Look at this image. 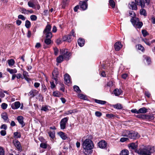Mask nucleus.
Masks as SVG:
<instances>
[{
    "label": "nucleus",
    "mask_w": 155,
    "mask_h": 155,
    "mask_svg": "<svg viewBox=\"0 0 155 155\" xmlns=\"http://www.w3.org/2000/svg\"><path fill=\"white\" fill-rule=\"evenodd\" d=\"M38 91L35 90H33L31 91L29 93V95H30L31 97H33L36 95Z\"/></svg>",
    "instance_id": "nucleus-20"
},
{
    "label": "nucleus",
    "mask_w": 155,
    "mask_h": 155,
    "mask_svg": "<svg viewBox=\"0 0 155 155\" xmlns=\"http://www.w3.org/2000/svg\"><path fill=\"white\" fill-rule=\"evenodd\" d=\"M41 110L44 111H47L48 110V109L47 107L42 106L41 109Z\"/></svg>",
    "instance_id": "nucleus-62"
},
{
    "label": "nucleus",
    "mask_w": 155,
    "mask_h": 155,
    "mask_svg": "<svg viewBox=\"0 0 155 155\" xmlns=\"http://www.w3.org/2000/svg\"><path fill=\"white\" fill-rule=\"evenodd\" d=\"M139 114H145L147 112V109L145 107L140 108L138 110Z\"/></svg>",
    "instance_id": "nucleus-22"
},
{
    "label": "nucleus",
    "mask_w": 155,
    "mask_h": 155,
    "mask_svg": "<svg viewBox=\"0 0 155 155\" xmlns=\"http://www.w3.org/2000/svg\"><path fill=\"white\" fill-rule=\"evenodd\" d=\"M67 39L68 38H67V35L63 36L62 38V40L63 41L67 42Z\"/></svg>",
    "instance_id": "nucleus-61"
},
{
    "label": "nucleus",
    "mask_w": 155,
    "mask_h": 155,
    "mask_svg": "<svg viewBox=\"0 0 155 155\" xmlns=\"http://www.w3.org/2000/svg\"><path fill=\"white\" fill-rule=\"evenodd\" d=\"M14 137L15 138H20L21 137L20 133L18 132H14Z\"/></svg>",
    "instance_id": "nucleus-41"
},
{
    "label": "nucleus",
    "mask_w": 155,
    "mask_h": 155,
    "mask_svg": "<svg viewBox=\"0 0 155 155\" xmlns=\"http://www.w3.org/2000/svg\"><path fill=\"white\" fill-rule=\"evenodd\" d=\"M51 25L50 24H48L43 31V33H45V32H51Z\"/></svg>",
    "instance_id": "nucleus-16"
},
{
    "label": "nucleus",
    "mask_w": 155,
    "mask_h": 155,
    "mask_svg": "<svg viewBox=\"0 0 155 155\" xmlns=\"http://www.w3.org/2000/svg\"><path fill=\"white\" fill-rule=\"evenodd\" d=\"M78 96L81 99L86 100L87 98L86 96L82 94H78Z\"/></svg>",
    "instance_id": "nucleus-47"
},
{
    "label": "nucleus",
    "mask_w": 155,
    "mask_h": 155,
    "mask_svg": "<svg viewBox=\"0 0 155 155\" xmlns=\"http://www.w3.org/2000/svg\"><path fill=\"white\" fill-rule=\"evenodd\" d=\"M71 35H67V38H68L67 42H70L72 41V39L71 38Z\"/></svg>",
    "instance_id": "nucleus-52"
},
{
    "label": "nucleus",
    "mask_w": 155,
    "mask_h": 155,
    "mask_svg": "<svg viewBox=\"0 0 155 155\" xmlns=\"http://www.w3.org/2000/svg\"><path fill=\"white\" fill-rule=\"evenodd\" d=\"M18 18L19 19H20L23 21H24L26 19V18L24 16L21 15H19L18 16Z\"/></svg>",
    "instance_id": "nucleus-50"
},
{
    "label": "nucleus",
    "mask_w": 155,
    "mask_h": 155,
    "mask_svg": "<svg viewBox=\"0 0 155 155\" xmlns=\"http://www.w3.org/2000/svg\"><path fill=\"white\" fill-rule=\"evenodd\" d=\"M69 119V117H67L62 119L60 122L61 129H64L66 128V125Z\"/></svg>",
    "instance_id": "nucleus-5"
},
{
    "label": "nucleus",
    "mask_w": 155,
    "mask_h": 155,
    "mask_svg": "<svg viewBox=\"0 0 155 155\" xmlns=\"http://www.w3.org/2000/svg\"><path fill=\"white\" fill-rule=\"evenodd\" d=\"M138 47L137 48L139 50H141L142 52H144L145 51V49L143 47L141 44H139L136 45V47Z\"/></svg>",
    "instance_id": "nucleus-31"
},
{
    "label": "nucleus",
    "mask_w": 155,
    "mask_h": 155,
    "mask_svg": "<svg viewBox=\"0 0 155 155\" xmlns=\"http://www.w3.org/2000/svg\"><path fill=\"white\" fill-rule=\"evenodd\" d=\"M44 34L45 35L46 38L51 39L52 37V35L51 32H45Z\"/></svg>",
    "instance_id": "nucleus-25"
},
{
    "label": "nucleus",
    "mask_w": 155,
    "mask_h": 155,
    "mask_svg": "<svg viewBox=\"0 0 155 155\" xmlns=\"http://www.w3.org/2000/svg\"><path fill=\"white\" fill-rule=\"evenodd\" d=\"M141 32L143 36L144 37H145L147 35H149V34L148 32L145 29L142 30Z\"/></svg>",
    "instance_id": "nucleus-44"
},
{
    "label": "nucleus",
    "mask_w": 155,
    "mask_h": 155,
    "mask_svg": "<svg viewBox=\"0 0 155 155\" xmlns=\"http://www.w3.org/2000/svg\"><path fill=\"white\" fill-rule=\"evenodd\" d=\"M136 152L139 154L141 155H150V151L146 149H139L136 150Z\"/></svg>",
    "instance_id": "nucleus-3"
},
{
    "label": "nucleus",
    "mask_w": 155,
    "mask_h": 155,
    "mask_svg": "<svg viewBox=\"0 0 155 155\" xmlns=\"http://www.w3.org/2000/svg\"><path fill=\"white\" fill-rule=\"evenodd\" d=\"M122 135L133 139H136L140 137L137 132L134 131L125 130L122 133Z\"/></svg>",
    "instance_id": "nucleus-2"
},
{
    "label": "nucleus",
    "mask_w": 155,
    "mask_h": 155,
    "mask_svg": "<svg viewBox=\"0 0 155 155\" xmlns=\"http://www.w3.org/2000/svg\"><path fill=\"white\" fill-rule=\"evenodd\" d=\"M128 140V139L127 138L122 137L120 139V141L122 142H124Z\"/></svg>",
    "instance_id": "nucleus-58"
},
{
    "label": "nucleus",
    "mask_w": 155,
    "mask_h": 155,
    "mask_svg": "<svg viewBox=\"0 0 155 155\" xmlns=\"http://www.w3.org/2000/svg\"><path fill=\"white\" fill-rule=\"evenodd\" d=\"M105 61H103L102 63L101 61L100 62V64L101 65V68H105L108 67V64H105Z\"/></svg>",
    "instance_id": "nucleus-46"
},
{
    "label": "nucleus",
    "mask_w": 155,
    "mask_h": 155,
    "mask_svg": "<svg viewBox=\"0 0 155 155\" xmlns=\"http://www.w3.org/2000/svg\"><path fill=\"white\" fill-rule=\"evenodd\" d=\"M109 3L110 5L112 8H115V3L113 0H109Z\"/></svg>",
    "instance_id": "nucleus-38"
},
{
    "label": "nucleus",
    "mask_w": 155,
    "mask_h": 155,
    "mask_svg": "<svg viewBox=\"0 0 155 155\" xmlns=\"http://www.w3.org/2000/svg\"><path fill=\"white\" fill-rule=\"evenodd\" d=\"M154 117L152 115H149L146 114V120H151L154 119Z\"/></svg>",
    "instance_id": "nucleus-43"
},
{
    "label": "nucleus",
    "mask_w": 155,
    "mask_h": 155,
    "mask_svg": "<svg viewBox=\"0 0 155 155\" xmlns=\"http://www.w3.org/2000/svg\"><path fill=\"white\" fill-rule=\"evenodd\" d=\"M2 118L5 121H7L8 119V115L7 113H3L1 115Z\"/></svg>",
    "instance_id": "nucleus-26"
},
{
    "label": "nucleus",
    "mask_w": 155,
    "mask_h": 155,
    "mask_svg": "<svg viewBox=\"0 0 155 155\" xmlns=\"http://www.w3.org/2000/svg\"><path fill=\"white\" fill-rule=\"evenodd\" d=\"M129 5L130 8V9L134 10H137V5L134 2H131L129 3Z\"/></svg>",
    "instance_id": "nucleus-12"
},
{
    "label": "nucleus",
    "mask_w": 155,
    "mask_h": 155,
    "mask_svg": "<svg viewBox=\"0 0 155 155\" xmlns=\"http://www.w3.org/2000/svg\"><path fill=\"white\" fill-rule=\"evenodd\" d=\"M140 4L139 5L140 6L141 8H143L145 7V2L143 0H142L140 2Z\"/></svg>",
    "instance_id": "nucleus-51"
},
{
    "label": "nucleus",
    "mask_w": 155,
    "mask_h": 155,
    "mask_svg": "<svg viewBox=\"0 0 155 155\" xmlns=\"http://www.w3.org/2000/svg\"><path fill=\"white\" fill-rule=\"evenodd\" d=\"M47 145L45 143H41L40 145V147L46 149L47 147Z\"/></svg>",
    "instance_id": "nucleus-55"
},
{
    "label": "nucleus",
    "mask_w": 155,
    "mask_h": 155,
    "mask_svg": "<svg viewBox=\"0 0 155 155\" xmlns=\"http://www.w3.org/2000/svg\"><path fill=\"white\" fill-rule=\"evenodd\" d=\"M13 143L16 147L18 150H20L21 149V145L20 142L17 140H13Z\"/></svg>",
    "instance_id": "nucleus-9"
},
{
    "label": "nucleus",
    "mask_w": 155,
    "mask_h": 155,
    "mask_svg": "<svg viewBox=\"0 0 155 155\" xmlns=\"http://www.w3.org/2000/svg\"><path fill=\"white\" fill-rule=\"evenodd\" d=\"M17 120L19 123L21 125L22 127H23L25 124L23 121V117L21 116H19L17 117Z\"/></svg>",
    "instance_id": "nucleus-15"
},
{
    "label": "nucleus",
    "mask_w": 155,
    "mask_h": 155,
    "mask_svg": "<svg viewBox=\"0 0 155 155\" xmlns=\"http://www.w3.org/2000/svg\"><path fill=\"white\" fill-rule=\"evenodd\" d=\"M73 88L74 91H76L77 93H80L81 92V91L78 86L75 85L74 86Z\"/></svg>",
    "instance_id": "nucleus-42"
},
{
    "label": "nucleus",
    "mask_w": 155,
    "mask_h": 155,
    "mask_svg": "<svg viewBox=\"0 0 155 155\" xmlns=\"http://www.w3.org/2000/svg\"><path fill=\"white\" fill-rule=\"evenodd\" d=\"M21 11H22V13L24 14H28V10H27L24 8H21Z\"/></svg>",
    "instance_id": "nucleus-48"
},
{
    "label": "nucleus",
    "mask_w": 155,
    "mask_h": 155,
    "mask_svg": "<svg viewBox=\"0 0 155 155\" xmlns=\"http://www.w3.org/2000/svg\"><path fill=\"white\" fill-rule=\"evenodd\" d=\"M23 74L24 78L26 79L27 78V77L28 76V72L25 71H24Z\"/></svg>",
    "instance_id": "nucleus-63"
},
{
    "label": "nucleus",
    "mask_w": 155,
    "mask_h": 155,
    "mask_svg": "<svg viewBox=\"0 0 155 155\" xmlns=\"http://www.w3.org/2000/svg\"><path fill=\"white\" fill-rule=\"evenodd\" d=\"M7 71L12 74L15 73L17 72V70L15 68L14 69L7 68Z\"/></svg>",
    "instance_id": "nucleus-36"
},
{
    "label": "nucleus",
    "mask_w": 155,
    "mask_h": 155,
    "mask_svg": "<svg viewBox=\"0 0 155 155\" xmlns=\"http://www.w3.org/2000/svg\"><path fill=\"white\" fill-rule=\"evenodd\" d=\"M71 54V53L68 51L67 49H64L62 53L64 59L66 61H68L69 59Z\"/></svg>",
    "instance_id": "nucleus-4"
},
{
    "label": "nucleus",
    "mask_w": 155,
    "mask_h": 155,
    "mask_svg": "<svg viewBox=\"0 0 155 155\" xmlns=\"http://www.w3.org/2000/svg\"><path fill=\"white\" fill-rule=\"evenodd\" d=\"M5 152L2 148L0 147V155H4Z\"/></svg>",
    "instance_id": "nucleus-59"
},
{
    "label": "nucleus",
    "mask_w": 155,
    "mask_h": 155,
    "mask_svg": "<svg viewBox=\"0 0 155 155\" xmlns=\"http://www.w3.org/2000/svg\"><path fill=\"white\" fill-rule=\"evenodd\" d=\"M34 0H31L30 1H29L28 3V4L29 7L34 8L35 6V5L34 4L32 3V2L31 1H33Z\"/></svg>",
    "instance_id": "nucleus-40"
},
{
    "label": "nucleus",
    "mask_w": 155,
    "mask_h": 155,
    "mask_svg": "<svg viewBox=\"0 0 155 155\" xmlns=\"http://www.w3.org/2000/svg\"><path fill=\"white\" fill-rule=\"evenodd\" d=\"M77 42L78 45L80 47H82L84 45V39L81 38H79L77 40Z\"/></svg>",
    "instance_id": "nucleus-13"
},
{
    "label": "nucleus",
    "mask_w": 155,
    "mask_h": 155,
    "mask_svg": "<svg viewBox=\"0 0 155 155\" xmlns=\"http://www.w3.org/2000/svg\"><path fill=\"white\" fill-rule=\"evenodd\" d=\"M20 106V103L19 101L15 102L12 105L11 107L13 109H16L19 108Z\"/></svg>",
    "instance_id": "nucleus-14"
},
{
    "label": "nucleus",
    "mask_w": 155,
    "mask_h": 155,
    "mask_svg": "<svg viewBox=\"0 0 155 155\" xmlns=\"http://www.w3.org/2000/svg\"><path fill=\"white\" fill-rule=\"evenodd\" d=\"M30 18L32 21H35L36 20L37 18L36 15H32L30 16Z\"/></svg>",
    "instance_id": "nucleus-49"
},
{
    "label": "nucleus",
    "mask_w": 155,
    "mask_h": 155,
    "mask_svg": "<svg viewBox=\"0 0 155 155\" xmlns=\"http://www.w3.org/2000/svg\"><path fill=\"white\" fill-rule=\"evenodd\" d=\"M8 105L5 103H3L1 105V107L3 109H6Z\"/></svg>",
    "instance_id": "nucleus-53"
},
{
    "label": "nucleus",
    "mask_w": 155,
    "mask_h": 155,
    "mask_svg": "<svg viewBox=\"0 0 155 155\" xmlns=\"http://www.w3.org/2000/svg\"><path fill=\"white\" fill-rule=\"evenodd\" d=\"M146 59L147 62L148 63V64H150L151 62L150 58L149 57H146Z\"/></svg>",
    "instance_id": "nucleus-60"
},
{
    "label": "nucleus",
    "mask_w": 155,
    "mask_h": 155,
    "mask_svg": "<svg viewBox=\"0 0 155 155\" xmlns=\"http://www.w3.org/2000/svg\"><path fill=\"white\" fill-rule=\"evenodd\" d=\"M59 135L63 140H65L67 138L66 135L62 132H60L58 133Z\"/></svg>",
    "instance_id": "nucleus-21"
},
{
    "label": "nucleus",
    "mask_w": 155,
    "mask_h": 155,
    "mask_svg": "<svg viewBox=\"0 0 155 155\" xmlns=\"http://www.w3.org/2000/svg\"><path fill=\"white\" fill-rule=\"evenodd\" d=\"M95 101L96 103L101 104H104L106 103V102L105 101H101L98 100L97 99H95Z\"/></svg>",
    "instance_id": "nucleus-37"
},
{
    "label": "nucleus",
    "mask_w": 155,
    "mask_h": 155,
    "mask_svg": "<svg viewBox=\"0 0 155 155\" xmlns=\"http://www.w3.org/2000/svg\"><path fill=\"white\" fill-rule=\"evenodd\" d=\"M95 115L97 117H101L102 115V113L99 111H96L95 112Z\"/></svg>",
    "instance_id": "nucleus-56"
},
{
    "label": "nucleus",
    "mask_w": 155,
    "mask_h": 155,
    "mask_svg": "<svg viewBox=\"0 0 155 155\" xmlns=\"http://www.w3.org/2000/svg\"><path fill=\"white\" fill-rule=\"evenodd\" d=\"M115 115L112 114H106V117L109 118H111L114 117Z\"/></svg>",
    "instance_id": "nucleus-54"
},
{
    "label": "nucleus",
    "mask_w": 155,
    "mask_h": 155,
    "mask_svg": "<svg viewBox=\"0 0 155 155\" xmlns=\"http://www.w3.org/2000/svg\"><path fill=\"white\" fill-rule=\"evenodd\" d=\"M25 26L27 28H29L31 26V23L28 20H26L25 22Z\"/></svg>",
    "instance_id": "nucleus-35"
},
{
    "label": "nucleus",
    "mask_w": 155,
    "mask_h": 155,
    "mask_svg": "<svg viewBox=\"0 0 155 155\" xmlns=\"http://www.w3.org/2000/svg\"><path fill=\"white\" fill-rule=\"evenodd\" d=\"M79 6L80 8L83 11L87 9L88 6L87 2L80 1L79 2Z\"/></svg>",
    "instance_id": "nucleus-6"
},
{
    "label": "nucleus",
    "mask_w": 155,
    "mask_h": 155,
    "mask_svg": "<svg viewBox=\"0 0 155 155\" xmlns=\"http://www.w3.org/2000/svg\"><path fill=\"white\" fill-rule=\"evenodd\" d=\"M7 61L8 65L11 67L13 66L15 63L14 60L12 59L8 60Z\"/></svg>",
    "instance_id": "nucleus-23"
},
{
    "label": "nucleus",
    "mask_w": 155,
    "mask_h": 155,
    "mask_svg": "<svg viewBox=\"0 0 155 155\" xmlns=\"http://www.w3.org/2000/svg\"><path fill=\"white\" fill-rule=\"evenodd\" d=\"M54 54L55 55H57L58 53V50L57 47H55L54 48Z\"/></svg>",
    "instance_id": "nucleus-57"
},
{
    "label": "nucleus",
    "mask_w": 155,
    "mask_h": 155,
    "mask_svg": "<svg viewBox=\"0 0 155 155\" xmlns=\"http://www.w3.org/2000/svg\"><path fill=\"white\" fill-rule=\"evenodd\" d=\"M53 95L54 97H59L61 96V94L59 92L56 91L53 92Z\"/></svg>",
    "instance_id": "nucleus-30"
},
{
    "label": "nucleus",
    "mask_w": 155,
    "mask_h": 155,
    "mask_svg": "<svg viewBox=\"0 0 155 155\" xmlns=\"http://www.w3.org/2000/svg\"><path fill=\"white\" fill-rule=\"evenodd\" d=\"M143 25V22L141 21H140L139 20L138 21H137L135 24H134V26L136 28L140 29L142 27Z\"/></svg>",
    "instance_id": "nucleus-19"
},
{
    "label": "nucleus",
    "mask_w": 155,
    "mask_h": 155,
    "mask_svg": "<svg viewBox=\"0 0 155 155\" xmlns=\"http://www.w3.org/2000/svg\"><path fill=\"white\" fill-rule=\"evenodd\" d=\"M98 145L100 148L106 149L107 147V142L105 140H101L98 143Z\"/></svg>",
    "instance_id": "nucleus-7"
},
{
    "label": "nucleus",
    "mask_w": 155,
    "mask_h": 155,
    "mask_svg": "<svg viewBox=\"0 0 155 155\" xmlns=\"http://www.w3.org/2000/svg\"><path fill=\"white\" fill-rule=\"evenodd\" d=\"M64 83L65 84H68L71 83L70 77L68 74H66L64 76Z\"/></svg>",
    "instance_id": "nucleus-10"
},
{
    "label": "nucleus",
    "mask_w": 155,
    "mask_h": 155,
    "mask_svg": "<svg viewBox=\"0 0 155 155\" xmlns=\"http://www.w3.org/2000/svg\"><path fill=\"white\" fill-rule=\"evenodd\" d=\"M129 147L132 149H135L137 147V143H132L130 144Z\"/></svg>",
    "instance_id": "nucleus-24"
},
{
    "label": "nucleus",
    "mask_w": 155,
    "mask_h": 155,
    "mask_svg": "<svg viewBox=\"0 0 155 155\" xmlns=\"http://www.w3.org/2000/svg\"><path fill=\"white\" fill-rule=\"evenodd\" d=\"M142 41H144V43L150 46V45H151V43L149 41V39H142Z\"/></svg>",
    "instance_id": "nucleus-33"
},
{
    "label": "nucleus",
    "mask_w": 155,
    "mask_h": 155,
    "mask_svg": "<svg viewBox=\"0 0 155 155\" xmlns=\"http://www.w3.org/2000/svg\"><path fill=\"white\" fill-rule=\"evenodd\" d=\"M48 134H49V136L52 139H53L54 138L55 136V132L54 131H49L48 132Z\"/></svg>",
    "instance_id": "nucleus-28"
},
{
    "label": "nucleus",
    "mask_w": 155,
    "mask_h": 155,
    "mask_svg": "<svg viewBox=\"0 0 155 155\" xmlns=\"http://www.w3.org/2000/svg\"><path fill=\"white\" fill-rule=\"evenodd\" d=\"M140 13L141 15H143L144 16H147V15L146 10L143 8H142L140 10Z\"/></svg>",
    "instance_id": "nucleus-27"
},
{
    "label": "nucleus",
    "mask_w": 155,
    "mask_h": 155,
    "mask_svg": "<svg viewBox=\"0 0 155 155\" xmlns=\"http://www.w3.org/2000/svg\"><path fill=\"white\" fill-rule=\"evenodd\" d=\"M45 43L47 45H50L51 42V38H46L44 40Z\"/></svg>",
    "instance_id": "nucleus-39"
},
{
    "label": "nucleus",
    "mask_w": 155,
    "mask_h": 155,
    "mask_svg": "<svg viewBox=\"0 0 155 155\" xmlns=\"http://www.w3.org/2000/svg\"><path fill=\"white\" fill-rule=\"evenodd\" d=\"M139 19L136 17H132L130 19V21L133 25V26L134 25L137 21H139Z\"/></svg>",
    "instance_id": "nucleus-17"
},
{
    "label": "nucleus",
    "mask_w": 155,
    "mask_h": 155,
    "mask_svg": "<svg viewBox=\"0 0 155 155\" xmlns=\"http://www.w3.org/2000/svg\"><path fill=\"white\" fill-rule=\"evenodd\" d=\"M59 74V73L57 68H55L52 73L53 76V79L55 80V83L56 84L58 83L57 81L58 80L57 77Z\"/></svg>",
    "instance_id": "nucleus-8"
},
{
    "label": "nucleus",
    "mask_w": 155,
    "mask_h": 155,
    "mask_svg": "<svg viewBox=\"0 0 155 155\" xmlns=\"http://www.w3.org/2000/svg\"><path fill=\"white\" fill-rule=\"evenodd\" d=\"M0 134L2 136H5L6 134V131L5 130H2L0 132Z\"/></svg>",
    "instance_id": "nucleus-64"
},
{
    "label": "nucleus",
    "mask_w": 155,
    "mask_h": 155,
    "mask_svg": "<svg viewBox=\"0 0 155 155\" xmlns=\"http://www.w3.org/2000/svg\"><path fill=\"white\" fill-rule=\"evenodd\" d=\"M122 93V90L120 89H115L114 91V93L116 96H118L120 95Z\"/></svg>",
    "instance_id": "nucleus-18"
},
{
    "label": "nucleus",
    "mask_w": 155,
    "mask_h": 155,
    "mask_svg": "<svg viewBox=\"0 0 155 155\" xmlns=\"http://www.w3.org/2000/svg\"><path fill=\"white\" fill-rule=\"evenodd\" d=\"M129 16L131 17V18L132 17L136 16V14L133 11H129Z\"/></svg>",
    "instance_id": "nucleus-45"
},
{
    "label": "nucleus",
    "mask_w": 155,
    "mask_h": 155,
    "mask_svg": "<svg viewBox=\"0 0 155 155\" xmlns=\"http://www.w3.org/2000/svg\"><path fill=\"white\" fill-rule=\"evenodd\" d=\"M122 45H121L120 42L118 41L115 43L114 45L115 50L116 51H119L122 47Z\"/></svg>",
    "instance_id": "nucleus-11"
},
{
    "label": "nucleus",
    "mask_w": 155,
    "mask_h": 155,
    "mask_svg": "<svg viewBox=\"0 0 155 155\" xmlns=\"http://www.w3.org/2000/svg\"><path fill=\"white\" fill-rule=\"evenodd\" d=\"M113 107L115 108L118 109H121L123 108L122 105L120 104H117L115 105H113Z\"/></svg>",
    "instance_id": "nucleus-29"
},
{
    "label": "nucleus",
    "mask_w": 155,
    "mask_h": 155,
    "mask_svg": "<svg viewBox=\"0 0 155 155\" xmlns=\"http://www.w3.org/2000/svg\"><path fill=\"white\" fill-rule=\"evenodd\" d=\"M83 146L84 150V153L87 154V153H88L87 151L92 149L94 146L93 142L91 140L86 139L84 141Z\"/></svg>",
    "instance_id": "nucleus-1"
},
{
    "label": "nucleus",
    "mask_w": 155,
    "mask_h": 155,
    "mask_svg": "<svg viewBox=\"0 0 155 155\" xmlns=\"http://www.w3.org/2000/svg\"><path fill=\"white\" fill-rule=\"evenodd\" d=\"M64 58L62 55H60L57 58V61L59 63H61L63 60Z\"/></svg>",
    "instance_id": "nucleus-32"
},
{
    "label": "nucleus",
    "mask_w": 155,
    "mask_h": 155,
    "mask_svg": "<svg viewBox=\"0 0 155 155\" xmlns=\"http://www.w3.org/2000/svg\"><path fill=\"white\" fill-rule=\"evenodd\" d=\"M129 151L127 150H122L120 153V155H128Z\"/></svg>",
    "instance_id": "nucleus-34"
}]
</instances>
